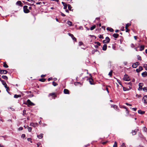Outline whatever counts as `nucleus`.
I'll use <instances>...</instances> for the list:
<instances>
[{
    "mask_svg": "<svg viewBox=\"0 0 147 147\" xmlns=\"http://www.w3.org/2000/svg\"><path fill=\"white\" fill-rule=\"evenodd\" d=\"M132 109L133 111H136L137 110V108H132Z\"/></svg>",
    "mask_w": 147,
    "mask_h": 147,
    "instance_id": "nucleus-62",
    "label": "nucleus"
},
{
    "mask_svg": "<svg viewBox=\"0 0 147 147\" xmlns=\"http://www.w3.org/2000/svg\"><path fill=\"white\" fill-rule=\"evenodd\" d=\"M23 129V128L22 127H20L18 129V130L19 131L22 130Z\"/></svg>",
    "mask_w": 147,
    "mask_h": 147,
    "instance_id": "nucleus-48",
    "label": "nucleus"
},
{
    "mask_svg": "<svg viewBox=\"0 0 147 147\" xmlns=\"http://www.w3.org/2000/svg\"><path fill=\"white\" fill-rule=\"evenodd\" d=\"M144 45H141L140 47V51H142L144 49Z\"/></svg>",
    "mask_w": 147,
    "mask_h": 147,
    "instance_id": "nucleus-32",
    "label": "nucleus"
},
{
    "mask_svg": "<svg viewBox=\"0 0 147 147\" xmlns=\"http://www.w3.org/2000/svg\"><path fill=\"white\" fill-rule=\"evenodd\" d=\"M3 66L5 68H7L8 67V66L6 64V62H5L3 63Z\"/></svg>",
    "mask_w": 147,
    "mask_h": 147,
    "instance_id": "nucleus-28",
    "label": "nucleus"
},
{
    "mask_svg": "<svg viewBox=\"0 0 147 147\" xmlns=\"http://www.w3.org/2000/svg\"><path fill=\"white\" fill-rule=\"evenodd\" d=\"M131 47L132 48H134V45L133 44H132V43L131 44Z\"/></svg>",
    "mask_w": 147,
    "mask_h": 147,
    "instance_id": "nucleus-55",
    "label": "nucleus"
},
{
    "mask_svg": "<svg viewBox=\"0 0 147 147\" xmlns=\"http://www.w3.org/2000/svg\"><path fill=\"white\" fill-rule=\"evenodd\" d=\"M52 78H49L48 80V81H50L51 80H52Z\"/></svg>",
    "mask_w": 147,
    "mask_h": 147,
    "instance_id": "nucleus-61",
    "label": "nucleus"
},
{
    "mask_svg": "<svg viewBox=\"0 0 147 147\" xmlns=\"http://www.w3.org/2000/svg\"><path fill=\"white\" fill-rule=\"evenodd\" d=\"M142 75L143 77H146L147 76V72L145 71L142 74Z\"/></svg>",
    "mask_w": 147,
    "mask_h": 147,
    "instance_id": "nucleus-16",
    "label": "nucleus"
},
{
    "mask_svg": "<svg viewBox=\"0 0 147 147\" xmlns=\"http://www.w3.org/2000/svg\"><path fill=\"white\" fill-rule=\"evenodd\" d=\"M95 43L98 46H100L101 45L100 43L98 42H95Z\"/></svg>",
    "mask_w": 147,
    "mask_h": 147,
    "instance_id": "nucleus-43",
    "label": "nucleus"
},
{
    "mask_svg": "<svg viewBox=\"0 0 147 147\" xmlns=\"http://www.w3.org/2000/svg\"><path fill=\"white\" fill-rule=\"evenodd\" d=\"M21 96V95L20 94H19V95H17V94H15L14 95V98H17L19 97H20Z\"/></svg>",
    "mask_w": 147,
    "mask_h": 147,
    "instance_id": "nucleus-29",
    "label": "nucleus"
},
{
    "mask_svg": "<svg viewBox=\"0 0 147 147\" xmlns=\"http://www.w3.org/2000/svg\"><path fill=\"white\" fill-rule=\"evenodd\" d=\"M27 140L28 141H30L31 142V143H32V141H31L32 139L31 138H28L27 139Z\"/></svg>",
    "mask_w": 147,
    "mask_h": 147,
    "instance_id": "nucleus-45",
    "label": "nucleus"
},
{
    "mask_svg": "<svg viewBox=\"0 0 147 147\" xmlns=\"http://www.w3.org/2000/svg\"><path fill=\"white\" fill-rule=\"evenodd\" d=\"M139 131L138 129H136L134 130H132L131 133L133 135H136V132Z\"/></svg>",
    "mask_w": 147,
    "mask_h": 147,
    "instance_id": "nucleus-8",
    "label": "nucleus"
},
{
    "mask_svg": "<svg viewBox=\"0 0 147 147\" xmlns=\"http://www.w3.org/2000/svg\"><path fill=\"white\" fill-rule=\"evenodd\" d=\"M55 93H50L48 96L49 97H50V96H52V98L53 99H55V98L57 96L55 95Z\"/></svg>",
    "mask_w": 147,
    "mask_h": 147,
    "instance_id": "nucleus-5",
    "label": "nucleus"
},
{
    "mask_svg": "<svg viewBox=\"0 0 147 147\" xmlns=\"http://www.w3.org/2000/svg\"><path fill=\"white\" fill-rule=\"evenodd\" d=\"M139 64L140 63L138 62H136L133 64L132 66L133 68H136L138 65H139Z\"/></svg>",
    "mask_w": 147,
    "mask_h": 147,
    "instance_id": "nucleus-9",
    "label": "nucleus"
},
{
    "mask_svg": "<svg viewBox=\"0 0 147 147\" xmlns=\"http://www.w3.org/2000/svg\"><path fill=\"white\" fill-rule=\"evenodd\" d=\"M22 2L20 1H18L16 3V5L21 6H22Z\"/></svg>",
    "mask_w": 147,
    "mask_h": 147,
    "instance_id": "nucleus-20",
    "label": "nucleus"
},
{
    "mask_svg": "<svg viewBox=\"0 0 147 147\" xmlns=\"http://www.w3.org/2000/svg\"><path fill=\"white\" fill-rule=\"evenodd\" d=\"M107 141H106V142H103L102 143V144L103 145H104V144H105L107 142Z\"/></svg>",
    "mask_w": 147,
    "mask_h": 147,
    "instance_id": "nucleus-59",
    "label": "nucleus"
},
{
    "mask_svg": "<svg viewBox=\"0 0 147 147\" xmlns=\"http://www.w3.org/2000/svg\"><path fill=\"white\" fill-rule=\"evenodd\" d=\"M68 34L69 35V36H71V37L72 39H73V40H74V41H76V38L74 36L73 34H71L70 33H69Z\"/></svg>",
    "mask_w": 147,
    "mask_h": 147,
    "instance_id": "nucleus-12",
    "label": "nucleus"
},
{
    "mask_svg": "<svg viewBox=\"0 0 147 147\" xmlns=\"http://www.w3.org/2000/svg\"><path fill=\"white\" fill-rule=\"evenodd\" d=\"M8 71L6 70H1L0 69V74H7Z\"/></svg>",
    "mask_w": 147,
    "mask_h": 147,
    "instance_id": "nucleus-6",
    "label": "nucleus"
},
{
    "mask_svg": "<svg viewBox=\"0 0 147 147\" xmlns=\"http://www.w3.org/2000/svg\"><path fill=\"white\" fill-rule=\"evenodd\" d=\"M137 59L139 60H140V61L142 59H141V57L139 56V55H138L137 56Z\"/></svg>",
    "mask_w": 147,
    "mask_h": 147,
    "instance_id": "nucleus-38",
    "label": "nucleus"
},
{
    "mask_svg": "<svg viewBox=\"0 0 147 147\" xmlns=\"http://www.w3.org/2000/svg\"><path fill=\"white\" fill-rule=\"evenodd\" d=\"M143 67L146 68V69L147 70V65L146 64H144V65Z\"/></svg>",
    "mask_w": 147,
    "mask_h": 147,
    "instance_id": "nucleus-41",
    "label": "nucleus"
},
{
    "mask_svg": "<svg viewBox=\"0 0 147 147\" xmlns=\"http://www.w3.org/2000/svg\"><path fill=\"white\" fill-rule=\"evenodd\" d=\"M111 107H113L115 109H119L118 107L115 105H111Z\"/></svg>",
    "mask_w": 147,
    "mask_h": 147,
    "instance_id": "nucleus-27",
    "label": "nucleus"
},
{
    "mask_svg": "<svg viewBox=\"0 0 147 147\" xmlns=\"http://www.w3.org/2000/svg\"><path fill=\"white\" fill-rule=\"evenodd\" d=\"M52 84L54 86H55L58 85V84L56 83L55 82H52Z\"/></svg>",
    "mask_w": 147,
    "mask_h": 147,
    "instance_id": "nucleus-36",
    "label": "nucleus"
},
{
    "mask_svg": "<svg viewBox=\"0 0 147 147\" xmlns=\"http://www.w3.org/2000/svg\"><path fill=\"white\" fill-rule=\"evenodd\" d=\"M107 30H108L110 32H113L114 31V30L111 28L108 27L107 28Z\"/></svg>",
    "mask_w": 147,
    "mask_h": 147,
    "instance_id": "nucleus-21",
    "label": "nucleus"
},
{
    "mask_svg": "<svg viewBox=\"0 0 147 147\" xmlns=\"http://www.w3.org/2000/svg\"><path fill=\"white\" fill-rule=\"evenodd\" d=\"M113 71H111L109 73V75L111 76L112 75Z\"/></svg>",
    "mask_w": 147,
    "mask_h": 147,
    "instance_id": "nucleus-42",
    "label": "nucleus"
},
{
    "mask_svg": "<svg viewBox=\"0 0 147 147\" xmlns=\"http://www.w3.org/2000/svg\"><path fill=\"white\" fill-rule=\"evenodd\" d=\"M123 79L124 80L126 81H129L130 80V78L128 75L127 74H125V75Z\"/></svg>",
    "mask_w": 147,
    "mask_h": 147,
    "instance_id": "nucleus-4",
    "label": "nucleus"
},
{
    "mask_svg": "<svg viewBox=\"0 0 147 147\" xmlns=\"http://www.w3.org/2000/svg\"><path fill=\"white\" fill-rule=\"evenodd\" d=\"M63 92L65 94H69V90L67 89H65L63 90Z\"/></svg>",
    "mask_w": 147,
    "mask_h": 147,
    "instance_id": "nucleus-17",
    "label": "nucleus"
},
{
    "mask_svg": "<svg viewBox=\"0 0 147 147\" xmlns=\"http://www.w3.org/2000/svg\"><path fill=\"white\" fill-rule=\"evenodd\" d=\"M99 38H104V37L102 35H99Z\"/></svg>",
    "mask_w": 147,
    "mask_h": 147,
    "instance_id": "nucleus-49",
    "label": "nucleus"
},
{
    "mask_svg": "<svg viewBox=\"0 0 147 147\" xmlns=\"http://www.w3.org/2000/svg\"><path fill=\"white\" fill-rule=\"evenodd\" d=\"M30 125L31 126H32L34 127H36L37 126L38 124L37 123H30Z\"/></svg>",
    "mask_w": 147,
    "mask_h": 147,
    "instance_id": "nucleus-14",
    "label": "nucleus"
},
{
    "mask_svg": "<svg viewBox=\"0 0 147 147\" xmlns=\"http://www.w3.org/2000/svg\"><path fill=\"white\" fill-rule=\"evenodd\" d=\"M107 46L106 44H104L102 48V50L103 51H106L107 49Z\"/></svg>",
    "mask_w": 147,
    "mask_h": 147,
    "instance_id": "nucleus-19",
    "label": "nucleus"
},
{
    "mask_svg": "<svg viewBox=\"0 0 147 147\" xmlns=\"http://www.w3.org/2000/svg\"><path fill=\"white\" fill-rule=\"evenodd\" d=\"M144 129L145 132L146 131L147 128H146V127H144Z\"/></svg>",
    "mask_w": 147,
    "mask_h": 147,
    "instance_id": "nucleus-57",
    "label": "nucleus"
},
{
    "mask_svg": "<svg viewBox=\"0 0 147 147\" xmlns=\"http://www.w3.org/2000/svg\"><path fill=\"white\" fill-rule=\"evenodd\" d=\"M124 108L126 109V111L127 112V113L128 114H129V111L127 109L126 107H124Z\"/></svg>",
    "mask_w": 147,
    "mask_h": 147,
    "instance_id": "nucleus-52",
    "label": "nucleus"
},
{
    "mask_svg": "<svg viewBox=\"0 0 147 147\" xmlns=\"http://www.w3.org/2000/svg\"><path fill=\"white\" fill-rule=\"evenodd\" d=\"M142 143H143L142 140H139L138 142V145L140 147H143L144 146L142 144Z\"/></svg>",
    "mask_w": 147,
    "mask_h": 147,
    "instance_id": "nucleus-3",
    "label": "nucleus"
},
{
    "mask_svg": "<svg viewBox=\"0 0 147 147\" xmlns=\"http://www.w3.org/2000/svg\"><path fill=\"white\" fill-rule=\"evenodd\" d=\"M24 127L25 128H27L28 129V131L31 132L32 130V128L31 127H29L28 126H24Z\"/></svg>",
    "mask_w": 147,
    "mask_h": 147,
    "instance_id": "nucleus-15",
    "label": "nucleus"
},
{
    "mask_svg": "<svg viewBox=\"0 0 147 147\" xmlns=\"http://www.w3.org/2000/svg\"><path fill=\"white\" fill-rule=\"evenodd\" d=\"M96 25H94L93 26H92V27H91L90 28V30H94V29H95L96 28Z\"/></svg>",
    "mask_w": 147,
    "mask_h": 147,
    "instance_id": "nucleus-35",
    "label": "nucleus"
},
{
    "mask_svg": "<svg viewBox=\"0 0 147 147\" xmlns=\"http://www.w3.org/2000/svg\"><path fill=\"white\" fill-rule=\"evenodd\" d=\"M26 111L25 110H24L23 111V115H24L25 114H26Z\"/></svg>",
    "mask_w": 147,
    "mask_h": 147,
    "instance_id": "nucleus-46",
    "label": "nucleus"
},
{
    "mask_svg": "<svg viewBox=\"0 0 147 147\" xmlns=\"http://www.w3.org/2000/svg\"><path fill=\"white\" fill-rule=\"evenodd\" d=\"M117 144L116 142H115L113 147H117Z\"/></svg>",
    "mask_w": 147,
    "mask_h": 147,
    "instance_id": "nucleus-39",
    "label": "nucleus"
},
{
    "mask_svg": "<svg viewBox=\"0 0 147 147\" xmlns=\"http://www.w3.org/2000/svg\"><path fill=\"white\" fill-rule=\"evenodd\" d=\"M143 90H144V91H147V88L146 87H144L142 88Z\"/></svg>",
    "mask_w": 147,
    "mask_h": 147,
    "instance_id": "nucleus-44",
    "label": "nucleus"
},
{
    "mask_svg": "<svg viewBox=\"0 0 147 147\" xmlns=\"http://www.w3.org/2000/svg\"><path fill=\"white\" fill-rule=\"evenodd\" d=\"M110 41V39L109 37L107 36L105 38V40H104L103 41V43H109Z\"/></svg>",
    "mask_w": 147,
    "mask_h": 147,
    "instance_id": "nucleus-2",
    "label": "nucleus"
},
{
    "mask_svg": "<svg viewBox=\"0 0 147 147\" xmlns=\"http://www.w3.org/2000/svg\"><path fill=\"white\" fill-rule=\"evenodd\" d=\"M121 146L122 147H123V146H124L125 147V144L124 143H123L121 145Z\"/></svg>",
    "mask_w": 147,
    "mask_h": 147,
    "instance_id": "nucleus-58",
    "label": "nucleus"
},
{
    "mask_svg": "<svg viewBox=\"0 0 147 147\" xmlns=\"http://www.w3.org/2000/svg\"><path fill=\"white\" fill-rule=\"evenodd\" d=\"M2 78L5 80H7L8 79V77L7 76H2Z\"/></svg>",
    "mask_w": 147,
    "mask_h": 147,
    "instance_id": "nucleus-31",
    "label": "nucleus"
},
{
    "mask_svg": "<svg viewBox=\"0 0 147 147\" xmlns=\"http://www.w3.org/2000/svg\"><path fill=\"white\" fill-rule=\"evenodd\" d=\"M67 23L70 26H71L72 25V23L70 21H67Z\"/></svg>",
    "mask_w": 147,
    "mask_h": 147,
    "instance_id": "nucleus-33",
    "label": "nucleus"
},
{
    "mask_svg": "<svg viewBox=\"0 0 147 147\" xmlns=\"http://www.w3.org/2000/svg\"><path fill=\"white\" fill-rule=\"evenodd\" d=\"M113 36L115 38H117L119 36V35L115 33L113 35Z\"/></svg>",
    "mask_w": 147,
    "mask_h": 147,
    "instance_id": "nucleus-24",
    "label": "nucleus"
},
{
    "mask_svg": "<svg viewBox=\"0 0 147 147\" xmlns=\"http://www.w3.org/2000/svg\"><path fill=\"white\" fill-rule=\"evenodd\" d=\"M139 90H141L142 88V87L143 85V84L142 83H139Z\"/></svg>",
    "mask_w": 147,
    "mask_h": 147,
    "instance_id": "nucleus-22",
    "label": "nucleus"
},
{
    "mask_svg": "<svg viewBox=\"0 0 147 147\" xmlns=\"http://www.w3.org/2000/svg\"><path fill=\"white\" fill-rule=\"evenodd\" d=\"M139 69L141 71L143 69L142 67V66H140L139 67Z\"/></svg>",
    "mask_w": 147,
    "mask_h": 147,
    "instance_id": "nucleus-51",
    "label": "nucleus"
},
{
    "mask_svg": "<svg viewBox=\"0 0 147 147\" xmlns=\"http://www.w3.org/2000/svg\"><path fill=\"white\" fill-rule=\"evenodd\" d=\"M40 143L38 142V143H37V147H39V146H40Z\"/></svg>",
    "mask_w": 147,
    "mask_h": 147,
    "instance_id": "nucleus-53",
    "label": "nucleus"
},
{
    "mask_svg": "<svg viewBox=\"0 0 147 147\" xmlns=\"http://www.w3.org/2000/svg\"><path fill=\"white\" fill-rule=\"evenodd\" d=\"M43 136V134H40L39 135H38L37 136L39 139L42 138Z\"/></svg>",
    "mask_w": 147,
    "mask_h": 147,
    "instance_id": "nucleus-26",
    "label": "nucleus"
},
{
    "mask_svg": "<svg viewBox=\"0 0 147 147\" xmlns=\"http://www.w3.org/2000/svg\"><path fill=\"white\" fill-rule=\"evenodd\" d=\"M138 113L141 114H143L145 113V111H142L141 110H139L138 111Z\"/></svg>",
    "mask_w": 147,
    "mask_h": 147,
    "instance_id": "nucleus-25",
    "label": "nucleus"
},
{
    "mask_svg": "<svg viewBox=\"0 0 147 147\" xmlns=\"http://www.w3.org/2000/svg\"><path fill=\"white\" fill-rule=\"evenodd\" d=\"M94 47L96 48H98V46L97 45H95L94 46Z\"/></svg>",
    "mask_w": 147,
    "mask_h": 147,
    "instance_id": "nucleus-64",
    "label": "nucleus"
},
{
    "mask_svg": "<svg viewBox=\"0 0 147 147\" xmlns=\"http://www.w3.org/2000/svg\"><path fill=\"white\" fill-rule=\"evenodd\" d=\"M62 3L63 4L64 6L63 8L65 9H66L67 8V6L68 5L66 4L65 3L62 2Z\"/></svg>",
    "mask_w": 147,
    "mask_h": 147,
    "instance_id": "nucleus-18",
    "label": "nucleus"
},
{
    "mask_svg": "<svg viewBox=\"0 0 147 147\" xmlns=\"http://www.w3.org/2000/svg\"><path fill=\"white\" fill-rule=\"evenodd\" d=\"M88 80H89V82L91 85H94V81L93 79L92 78H88Z\"/></svg>",
    "mask_w": 147,
    "mask_h": 147,
    "instance_id": "nucleus-11",
    "label": "nucleus"
},
{
    "mask_svg": "<svg viewBox=\"0 0 147 147\" xmlns=\"http://www.w3.org/2000/svg\"><path fill=\"white\" fill-rule=\"evenodd\" d=\"M83 42H79V45H80V46H81V45H83Z\"/></svg>",
    "mask_w": 147,
    "mask_h": 147,
    "instance_id": "nucleus-54",
    "label": "nucleus"
},
{
    "mask_svg": "<svg viewBox=\"0 0 147 147\" xmlns=\"http://www.w3.org/2000/svg\"><path fill=\"white\" fill-rule=\"evenodd\" d=\"M2 84L4 86L5 88H6V87L7 86V84H6V82H5V81H2Z\"/></svg>",
    "mask_w": 147,
    "mask_h": 147,
    "instance_id": "nucleus-23",
    "label": "nucleus"
},
{
    "mask_svg": "<svg viewBox=\"0 0 147 147\" xmlns=\"http://www.w3.org/2000/svg\"><path fill=\"white\" fill-rule=\"evenodd\" d=\"M46 75H42L41 76V77H44Z\"/></svg>",
    "mask_w": 147,
    "mask_h": 147,
    "instance_id": "nucleus-63",
    "label": "nucleus"
},
{
    "mask_svg": "<svg viewBox=\"0 0 147 147\" xmlns=\"http://www.w3.org/2000/svg\"><path fill=\"white\" fill-rule=\"evenodd\" d=\"M136 71H137V72H138V73L139 72L141 71L140 70V69L139 68H138V69H136Z\"/></svg>",
    "mask_w": 147,
    "mask_h": 147,
    "instance_id": "nucleus-47",
    "label": "nucleus"
},
{
    "mask_svg": "<svg viewBox=\"0 0 147 147\" xmlns=\"http://www.w3.org/2000/svg\"><path fill=\"white\" fill-rule=\"evenodd\" d=\"M131 25V24L129 23H127L126 24L125 26V28L126 29V32H128L129 30L128 29V27Z\"/></svg>",
    "mask_w": 147,
    "mask_h": 147,
    "instance_id": "nucleus-10",
    "label": "nucleus"
},
{
    "mask_svg": "<svg viewBox=\"0 0 147 147\" xmlns=\"http://www.w3.org/2000/svg\"><path fill=\"white\" fill-rule=\"evenodd\" d=\"M61 15L63 16H65V15L62 12H61Z\"/></svg>",
    "mask_w": 147,
    "mask_h": 147,
    "instance_id": "nucleus-60",
    "label": "nucleus"
},
{
    "mask_svg": "<svg viewBox=\"0 0 147 147\" xmlns=\"http://www.w3.org/2000/svg\"><path fill=\"white\" fill-rule=\"evenodd\" d=\"M143 100L144 103H147V95L144 96L143 98Z\"/></svg>",
    "mask_w": 147,
    "mask_h": 147,
    "instance_id": "nucleus-13",
    "label": "nucleus"
},
{
    "mask_svg": "<svg viewBox=\"0 0 147 147\" xmlns=\"http://www.w3.org/2000/svg\"><path fill=\"white\" fill-rule=\"evenodd\" d=\"M125 104H126V105H127V106H131V105H131V104H129V103H125Z\"/></svg>",
    "mask_w": 147,
    "mask_h": 147,
    "instance_id": "nucleus-56",
    "label": "nucleus"
},
{
    "mask_svg": "<svg viewBox=\"0 0 147 147\" xmlns=\"http://www.w3.org/2000/svg\"><path fill=\"white\" fill-rule=\"evenodd\" d=\"M23 10L24 12L25 13H28L30 12V11L28 9L27 6H24L23 7Z\"/></svg>",
    "mask_w": 147,
    "mask_h": 147,
    "instance_id": "nucleus-1",
    "label": "nucleus"
},
{
    "mask_svg": "<svg viewBox=\"0 0 147 147\" xmlns=\"http://www.w3.org/2000/svg\"><path fill=\"white\" fill-rule=\"evenodd\" d=\"M25 137V135L24 134H22L21 136V137L24 138Z\"/></svg>",
    "mask_w": 147,
    "mask_h": 147,
    "instance_id": "nucleus-50",
    "label": "nucleus"
},
{
    "mask_svg": "<svg viewBox=\"0 0 147 147\" xmlns=\"http://www.w3.org/2000/svg\"><path fill=\"white\" fill-rule=\"evenodd\" d=\"M46 79L45 78H41L39 80V81L41 82H44L45 81Z\"/></svg>",
    "mask_w": 147,
    "mask_h": 147,
    "instance_id": "nucleus-34",
    "label": "nucleus"
},
{
    "mask_svg": "<svg viewBox=\"0 0 147 147\" xmlns=\"http://www.w3.org/2000/svg\"><path fill=\"white\" fill-rule=\"evenodd\" d=\"M130 88L129 89L128 88H126L123 87V90L124 91H126L129 90V89H131V88Z\"/></svg>",
    "mask_w": 147,
    "mask_h": 147,
    "instance_id": "nucleus-30",
    "label": "nucleus"
},
{
    "mask_svg": "<svg viewBox=\"0 0 147 147\" xmlns=\"http://www.w3.org/2000/svg\"><path fill=\"white\" fill-rule=\"evenodd\" d=\"M68 7L69 10L70 11L71 10L72 7L71 6V5H70L68 4Z\"/></svg>",
    "mask_w": 147,
    "mask_h": 147,
    "instance_id": "nucleus-37",
    "label": "nucleus"
},
{
    "mask_svg": "<svg viewBox=\"0 0 147 147\" xmlns=\"http://www.w3.org/2000/svg\"><path fill=\"white\" fill-rule=\"evenodd\" d=\"M28 104L30 106L34 105L35 104L32 102L29 99H28L27 101Z\"/></svg>",
    "mask_w": 147,
    "mask_h": 147,
    "instance_id": "nucleus-7",
    "label": "nucleus"
},
{
    "mask_svg": "<svg viewBox=\"0 0 147 147\" xmlns=\"http://www.w3.org/2000/svg\"><path fill=\"white\" fill-rule=\"evenodd\" d=\"M6 89V90L7 91L8 93H9V89L8 87L7 86L6 88H5Z\"/></svg>",
    "mask_w": 147,
    "mask_h": 147,
    "instance_id": "nucleus-40",
    "label": "nucleus"
}]
</instances>
